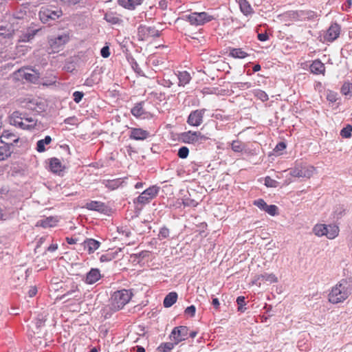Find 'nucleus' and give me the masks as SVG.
<instances>
[{
    "mask_svg": "<svg viewBox=\"0 0 352 352\" xmlns=\"http://www.w3.org/2000/svg\"><path fill=\"white\" fill-rule=\"evenodd\" d=\"M186 18L190 23L193 25H201L214 19L212 16L205 12H192L186 16Z\"/></svg>",
    "mask_w": 352,
    "mask_h": 352,
    "instance_id": "nucleus-5",
    "label": "nucleus"
},
{
    "mask_svg": "<svg viewBox=\"0 0 352 352\" xmlns=\"http://www.w3.org/2000/svg\"><path fill=\"white\" fill-rule=\"evenodd\" d=\"M52 141V138H50V136H46L45 138V139L43 140H38V142H37V151L38 152H43L45 148V144H49Z\"/></svg>",
    "mask_w": 352,
    "mask_h": 352,
    "instance_id": "nucleus-33",
    "label": "nucleus"
},
{
    "mask_svg": "<svg viewBox=\"0 0 352 352\" xmlns=\"http://www.w3.org/2000/svg\"><path fill=\"white\" fill-rule=\"evenodd\" d=\"M195 311H196L195 307L194 305H191V306L188 307L185 309V313L186 314L190 315V316H194L195 314Z\"/></svg>",
    "mask_w": 352,
    "mask_h": 352,
    "instance_id": "nucleus-56",
    "label": "nucleus"
},
{
    "mask_svg": "<svg viewBox=\"0 0 352 352\" xmlns=\"http://www.w3.org/2000/svg\"><path fill=\"white\" fill-rule=\"evenodd\" d=\"M339 228L334 224H316L313 228V232L318 237L327 236L329 239H335L339 234Z\"/></svg>",
    "mask_w": 352,
    "mask_h": 352,
    "instance_id": "nucleus-3",
    "label": "nucleus"
},
{
    "mask_svg": "<svg viewBox=\"0 0 352 352\" xmlns=\"http://www.w3.org/2000/svg\"><path fill=\"white\" fill-rule=\"evenodd\" d=\"M19 28V23L16 22V18L13 17L9 21H3L0 23V36L3 38H10Z\"/></svg>",
    "mask_w": 352,
    "mask_h": 352,
    "instance_id": "nucleus-4",
    "label": "nucleus"
},
{
    "mask_svg": "<svg viewBox=\"0 0 352 352\" xmlns=\"http://www.w3.org/2000/svg\"><path fill=\"white\" fill-rule=\"evenodd\" d=\"M169 236V230L166 228H163L160 230L159 233V237L162 239H166Z\"/></svg>",
    "mask_w": 352,
    "mask_h": 352,
    "instance_id": "nucleus-52",
    "label": "nucleus"
},
{
    "mask_svg": "<svg viewBox=\"0 0 352 352\" xmlns=\"http://www.w3.org/2000/svg\"><path fill=\"white\" fill-rule=\"evenodd\" d=\"M180 138L182 142L188 144H195L199 140L206 139L200 132H192L191 131L182 133Z\"/></svg>",
    "mask_w": 352,
    "mask_h": 352,
    "instance_id": "nucleus-11",
    "label": "nucleus"
},
{
    "mask_svg": "<svg viewBox=\"0 0 352 352\" xmlns=\"http://www.w3.org/2000/svg\"><path fill=\"white\" fill-rule=\"evenodd\" d=\"M310 69L314 74H320L324 71V65L320 60H314L310 66Z\"/></svg>",
    "mask_w": 352,
    "mask_h": 352,
    "instance_id": "nucleus-27",
    "label": "nucleus"
},
{
    "mask_svg": "<svg viewBox=\"0 0 352 352\" xmlns=\"http://www.w3.org/2000/svg\"><path fill=\"white\" fill-rule=\"evenodd\" d=\"M57 222L58 221L56 218L50 217L37 221L36 226H41L45 228H51L55 226Z\"/></svg>",
    "mask_w": 352,
    "mask_h": 352,
    "instance_id": "nucleus-22",
    "label": "nucleus"
},
{
    "mask_svg": "<svg viewBox=\"0 0 352 352\" xmlns=\"http://www.w3.org/2000/svg\"><path fill=\"white\" fill-rule=\"evenodd\" d=\"M23 78L32 83H37L39 79V73L32 69L25 68L23 70Z\"/></svg>",
    "mask_w": 352,
    "mask_h": 352,
    "instance_id": "nucleus-19",
    "label": "nucleus"
},
{
    "mask_svg": "<svg viewBox=\"0 0 352 352\" xmlns=\"http://www.w3.org/2000/svg\"><path fill=\"white\" fill-rule=\"evenodd\" d=\"M340 27L337 23L332 24L327 31L325 39L329 42L335 41L340 35Z\"/></svg>",
    "mask_w": 352,
    "mask_h": 352,
    "instance_id": "nucleus-15",
    "label": "nucleus"
},
{
    "mask_svg": "<svg viewBox=\"0 0 352 352\" xmlns=\"http://www.w3.org/2000/svg\"><path fill=\"white\" fill-rule=\"evenodd\" d=\"M149 133L147 131L140 128H134L131 131L130 138L136 140H144L148 137Z\"/></svg>",
    "mask_w": 352,
    "mask_h": 352,
    "instance_id": "nucleus-18",
    "label": "nucleus"
},
{
    "mask_svg": "<svg viewBox=\"0 0 352 352\" xmlns=\"http://www.w3.org/2000/svg\"><path fill=\"white\" fill-rule=\"evenodd\" d=\"M239 4L241 11L245 14L248 15L252 12V8L250 4L246 0H239Z\"/></svg>",
    "mask_w": 352,
    "mask_h": 352,
    "instance_id": "nucleus-29",
    "label": "nucleus"
},
{
    "mask_svg": "<svg viewBox=\"0 0 352 352\" xmlns=\"http://www.w3.org/2000/svg\"><path fill=\"white\" fill-rule=\"evenodd\" d=\"M341 91L344 95L352 94V84L344 82L341 88Z\"/></svg>",
    "mask_w": 352,
    "mask_h": 352,
    "instance_id": "nucleus-40",
    "label": "nucleus"
},
{
    "mask_svg": "<svg viewBox=\"0 0 352 352\" xmlns=\"http://www.w3.org/2000/svg\"><path fill=\"white\" fill-rule=\"evenodd\" d=\"M183 204L184 206H192V207H195L198 204L197 201H196L195 200L190 199L188 198L184 199L183 201Z\"/></svg>",
    "mask_w": 352,
    "mask_h": 352,
    "instance_id": "nucleus-50",
    "label": "nucleus"
},
{
    "mask_svg": "<svg viewBox=\"0 0 352 352\" xmlns=\"http://www.w3.org/2000/svg\"><path fill=\"white\" fill-rule=\"evenodd\" d=\"M174 344L172 342L163 343L158 347V350L162 352H168L173 349Z\"/></svg>",
    "mask_w": 352,
    "mask_h": 352,
    "instance_id": "nucleus-37",
    "label": "nucleus"
},
{
    "mask_svg": "<svg viewBox=\"0 0 352 352\" xmlns=\"http://www.w3.org/2000/svg\"><path fill=\"white\" fill-rule=\"evenodd\" d=\"M83 96L84 94L82 92L76 91L73 94L74 100L76 103H79L82 100Z\"/></svg>",
    "mask_w": 352,
    "mask_h": 352,
    "instance_id": "nucleus-49",
    "label": "nucleus"
},
{
    "mask_svg": "<svg viewBox=\"0 0 352 352\" xmlns=\"http://www.w3.org/2000/svg\"><path fill=\"white\" fill-rule=\"evenodd\" d=\"M111 259H112V256L109 254H102L100 258L101 262L109 261Z\"/></svg>",
    "mask_w": 352,
    "mask_h": 352,
    "instance_id": "nucleus-60",
    "label": "nucleus"
},
{
    "mask_svg": "<svg viewBox=\"0 0 352 352\" xmlns=\"http://www.w3.org/2000/svg\"><path fill=\"white\" fill-rule=\"evenodd\" d=\"M138 35L142 40H144L149 36H159L160 33L159 31L153 27L140 26L138 28Z\"/></svg>",
    "mask_w": 352,
    "mask_h": 352,
    "instance_id": "nucleus-14",
    "label": "nucleus"
},
{
    "mask_svg": "<svg viewBox=\"0 0 352 352\" xmlns=\"http://www.w3.org/2000/svg\"><path fill=\"white\" fill-rule=\"evenodd\" d=\"M24 103L25 105L23 104V107L30 110L38 112L41 109V107H40L41 104L38 103V99L36 98L28 97L23 98V104Z\"/></svg>",
    "mask_w": 352,
    "mask_h": 352,
    "instance_id": "nucleus-16",
    "label": "nucleus"
},
{
    "mask_svg": "<svg viewBox=\"0 0 352 352\" xmlns=\"http://www.w3.org/2000/svg\"><path fill=\"white\" fill-rule=\"evenodd\" d=\"M296 14L301 18V19H305L306 18H309L312 16V12H306L305 11H299L296 12Z\"/></svg>",
    "mask_w": 352,
    "mask_h": 352,
    "instance_id": "nucleus-54",
    "label": "nucleus"
},
{
    "mask_svg": "<svg viewBox=\"0 0 352 352\" xmlns=\"http://www.w3.org/2000/svg\"><path fill=\"white\" fill-rule=\"evenodd\" d=\"M205 109H197L192 111L188 118L187 122L194 126H198L203 122V117L205 113Z\"/></svg>",
    "mask_w": 352,
    "mask_h": 352,
    "instance_id": "nucleus-12",
    "label": "nucleus"
},
{
    "mask_svg": "<svg viewBox=\"0 0 352 352\" xmlns=\"http://www.w3.org/2000/svg\"><path fill=\"white\" fill-rule=\"evenodd\" d=\"M177 76L179 86H184L188 84L191 79L190 74L186 71L179 72Z\"/></svg>",
    "mask_w": 352,
    "mask_h": 352,
    "instance_id": "nucleus-28",
    "label": "nucleus"
},
{
    "mask_svg": "<svg viewBox=\"0 0 352 352\" xmlns=\"http://www.w3.org/2000/svg\"><path fill=\"white\" fill-rule=\"evenodd\" d=\"M316 170L313 166H307L302 164L296 165L290 171V175L296 177H311Z\"/></svg>",
    "mask_w": 352,
    "mask_h": 352,
    "instance_id": "nucleus-7",
    "label": "nucleus"
},
{
    "mask_svg": "<svg viewBox=\"0 0 352 352\" xmlns=\"http://www.w3.org/2000/svg\"><path fill=\"white\" fill-rule=\"evenodd\" d=\"M327 100L331 102H335L336 100V95L333 93H329L327 95Z\"/></svg>",
    "mask_w": 352,
    "mask_h": 352,
    "instance_id": "nucleus-62",
    "label": "nucleus"
},
{
    "mask_svg": "<svg viewBox=\"0 0 352 352\" xmlns=\"http://www.w3.org/2000/svg\"><path fill=\"white\" fill-rule=\"evenodd\" d=\"M6 138V135H1L0 138V161L7 159L12 153L9 147L10 141Z\"/></svg>",
    "mask_w": 352,
    "mask_h": 352,
    "instance_id": "nucleus-13",
    "label": "nucleus"
},
{
    "mask_svg": "<svg viewBox=\"0 0 352 352\" xmlns=\"http://www.w3.org/2000/svg\"><path fill=\"white\" fill-rule=\"evenodd\" d=\"M286 148V145L284 142H280L278 143L275 148H274V151L276 152H278V151H283L285 148Z\"/></svg>",
    "mask_w": 352,
    "mask_h": 352,
    "instance_id": "nucleus-59",
    "label": "nucleus"
},
{
    "mask_svg": "<svg viewBox=\"0 0 352 352\" xmlns=\"http://www.w3.org/2000/svg\"><path fill=\"white\" fill-rule=\"evenodd\" d=\"M69 41V36L66 33H63L57 36L51 38L49 40V44L52 50V52H58L63 46Z\"/></svg>",
    "mask_w": 352,
    "mask_h": 352,
    "instance_id": "nucleus-9",
    "label": "nucleus"
},
{
    "mask_svg": "<svg viewBox=\"0 0 352 352\" xmlns=\"http://www.w3.org/2000/svg\"><path fill=\"white\" fill-rule=\"evenodd\" d=\"M58 249V244H52L51 245H50L47 249V251H49V252H54L56 251V250Z\"/></svg>",
    "mask_w": 352,
    "mask_h": 352,
    "instance_id": "nucleus-64",
    "label": "nucleus"
},
{
    "mask_svg": "<svg viewBox=\"0 0 352 352\" xmlns=\"http://www.w3.org/2000/svg\"><path fill=\"white\" fill-rule=\"evenodd\" d=\"M25 120L31 124L25 126L23 123V129H31L36 125V120L34 118H25Z\"/></svg>",
    "mask_w": 352,
    "mask_h": 352,
    "instance_id": "nucleus-47",
    "label": "nucleus"
},
{
    "mask_svg": "<svg viewBox=\"0 0 352 352\" xmlns=\"http://www.w3.org/2000/svg\"><path fill=\"white\" fill-rule=\"evenodd\" d=\"M44 325L45 321L43 319H38L34 326L32 327V329H34V334H37L38 337L39 338Z\"/></svg>",
    "mask_w": 352,
    "mask_h": 352,
    "instance_id": "nucleus-35",
    "label": "nucleus"
},
{
    "mask_svg": "<svg viewBox=\"0 0 352 352\" xmlns=\"http://www.w3.org/2000/svg\"><path fill=\"white\" fill-rule=\"evenodd\" d=\"M188 334V329L185 326H179L175 327L171 332L170 339L175 341V344H177L179 342L185 340Z\"/></svg>",
    "mask_w": 352,
    "mask_h": 352,
    "instance_id": "nucleus-10",
    "label": "nucleus"
},
{
    "mask_svg": "<svg viewBox=\"0 0 352 352\" xmlns=\"http://www.w3.org/2000/svg\"><path fill=\"white\" fill-rule=\"evenodd\" d=\"M131 113L135 117H141L144 114V109L141 104H138L131 109Z\"/></svg>",
    "mask_w": 352,
    "mask_h": 352,
    "instance_id": "nucleus-36",
    "label": "nucleus"
},
{
    "mask_svg": "<svg viewBox=\"0 0 352 352\" xmlns=\"http://www.w3.org/2000/svg\"><path fill=\"white\" fill-rule=\"evenodd\" d=\"M177 299V294L176 292H170L164 298V306L165 307H171Z\"/></svg>",
    "mask_w": 352,
    "mask_h": 352,
    "instance_id": "nucleus-25",
    "label": "nucleus"
},
{
    "mask_svg": "<svg viewBox=\"0 0 352 352\" xmlns=\"http://www.w3.org/2000/svg\"><path fill=\"white\" fill-rule=\"evenodd\" d=\"M85 208L89 210H94L104 213L107 211V206L101 201H91L86 204Z\"/></svg>",
    "mask_w": 352,
    "mask_h": 352,
    "instance_id": "nucleus-17",
    "label": "nucleus"
},
{
    "mask_svg": "<svg viewBox=\"0 0 352 352\" xmlns=\"http://www.w3.org/2000/svg\"><path fill=\"white\" fill-rule=\"evenodd\" d=\"M46 239H47V236H42L38 239V241L37 242V245L34 249V251L36 253L38 252V248L46 241Z\"/></svg>",
    "mask_w": 352,
    "mask_h": 352,
    "instance_id": "nucleus-58",
    "label": "nucleus"
},
{
    "mask_svg": "<svg viewBox=\"0 0 352 352\" xmlns=\"http://www.w3.org/2000/svg\"><path fill=\"white\" fill-rule=\"evenodd\" d=\"M64 3L68 5H76L80 3L82 0H62Z\"/></svg>",
    "mask_w": 352,
    "mask_h": 352,
    "instance_id": "nucleus-61",
    "label": "nucleus"
},
{
    "mask_svg": "<svg viewBox=\"0 0 352 352\" xmlns=\"http://www.w3.org/2000/svg\"><path fill=\"white\" fill-rule=\"evenodd\" d=\"M230 55L233 58H244L248 54L240 48H234L230 50Z\"/></svg>",
    "mask_w": 352,
    "mask_h": 352,
    "instance_id": "nucleus-30",
    "label": "nucleus"
},
{
    "mask_svg": "<svg viewBox=\"0 0 352 352\" xmlns=\"http://www.w3.org/2000/svg\"><path fill=\"white\" fill-rule=\"evenodd\" d=\"M119 181H108L106 184V186L108 187L109 188L114 190L119 186Z\"/></svg>",
    "mask_w": 352,
    "mask_h": 352,
    "instance_id": "nucleus-53",
    "label": "nucleus"
},
{
    "mask_svg": "<svg viewBox=\"0 0 352 352\" xmlns=\"http://www.w3.org/2000/svg\"><path fill=\"white\" fill-rule=\"evenodd\" d=\"M352 126L348 124L346 127L343 128L340 131V135L344 138H349L351 136Z\"/></svg>",
    "mask_w": 352,
    "mask_h": 352,
    "instance_id": "nucleus-38",
    "label": "nucleus"
},
{
    "mask_svg": "<svg viewBox=\"0 0 352 352\" xmlns=\"http://www.w3.org/2000/svg\"><path fill=\"white\" fill-rule=\"evenodd\" d=\"M1 135H6L7 138L6 140H8V141H10L9 147H10V146H12L13 143L17 142L19 140V136H17L16 134L10 132L9 131H4Z\"/></svg>",
    "mask_w": 352,
    "mask_h": 352,
    "instance_id": "nucleus-32",
    "label": "nucleus"
},
{
    "mask_svg": "<svg viewBox=\"0 0 352 352\" xmlns=\"http://www.w3.org/2000/svg\"><path fill=\"white\" fill-rule=\"evenodd\" d=\"M142 0H118L120 5L127 9H134L136 6L141 4Z\"/></svg>",
    "mask_w": 352,
    "mask_h": 352,
    "instance_id": "nucleus-24",
    "label": "nucleus"
},
{
    "mask_svg": "<svg viewBox=\"0 0 352 352\" xmlns=\"http://www.w3.org/2000/svg\"><path fill=\"white\" fill-rule=\"evenodd\" d=\"M62 14L60 10H52L50 7H42L39 12V17L43 23H47L50 20H56Z\"/></svg>",
    "mask_w": 352,
    "mask_h": 352,
    "instance_id": "nucleus-8",
    "label": "nucleus"
},
{
    "mask_svg": "<svg viewBox=\"0 0 352 352\" xmlns=\"http://www.w3.org/2000/svg\"><path fill=\"white\" fill-rule=\"evenodd\" d=\"M104 19L108 23L112 24H117L120 21L118 16H114L113 14H106Z\"/></svg>",
    "mask_w": 352,
    "mask_h": 352,
    "instance_id": "nucleus-39",
    "label": "nucleus"
},
{
    "mask_svg": "<svg viewBox=\"0 0 352 352\" xmlns=\"http://www.w3.org/2000/svg\"><path fill=\"white\" fill-rule=\"evenodd\" d=\"M37 287L34 285H31L28 287L27 294L29 298L34 297L37 294Z\"/></svg>",
    "mask_w": 352,
    "mask_h": 352,
    "instance_id": "nucleus-46",
    "label": "nucleus"
},
{
    "mask_svg": "<svg viewBox=\"0 0 352 352\" xmlns=\"http://www.w3.org/2000/svg\"><path fill=\"white\" fill-rule=\"evenodd\" d=\"M231 147L234 152H242L245 148V144L239 140H234L231 144Z\"/></svg>",
    "mask_w": 352,
    "mask_h": 352,
    "instance_id": "nucleus-34",
    "label": "nucleus"
},
{
    "mask_svg": "<svg viewBox=\"0 0 352 352\" xmlns=\"http://www.w3.org/2000/svg\"><path fill=\"white\" fill-rule=\"evenodd\" d=\"M10 122L12 125L22 127V116L19 111H14L10 116Z\"/></svg>",
    "mask_w": 352,
    "mask_h": 352,
    "instance_id": "nucleus-23",
    "label": "nucleus"
},
{
    "mask_svg": "<svg viewBox=\"0 0 352 352\" xmlns=\"http://www.w3.org/2000/svg\"><path fill=\"white\" fill-rule=\"evenodd\" d=\"M21 76L22 75L21 74V69H19L12 74V78L15 81H19Z\"/></svg>",
    "mask_w": 352,
    "mask_h": 352,
    "instance_id": "nucleus-57",
    "label": "nucleus"
},
{
    "mask_svg": "<svg viewBox=\"0 0 352 352\" xmlns=\"http://www.w3.org/2000/svg\"><path fill=\"white\" fill-rule=\"evenodd\" d=\"M258 38L261 41H265L268 39V36L266 34H259L258 35Z\"/></svg>",
    "mask_w": 352,
    "mask_h": 352,
    "instance_id": "nucleus-63",
    "label": "nucleus"
},
{
    "mask_svg": "<svg viewBox=\"0 0 352 352\" xmlns=\"http://www.w3.org/2000/svg\"><path fill=\"white\" fill-rule=\"evenodd\" d=\"M257 280L274 283L278 282V278L274 274L265 273L257 276Z\"/></svg>",
    "mask_w": 352,
    "mask_h": 352,
    "instance_id": "nucleus-26",
    "label": "nucleus"
},
{
    "mask_svg": "<svg viewBox=\"0 0 352 352\" xmlns=\"http://www.w3.org/2000/svg\"><path fill=\"white\" fill-rule=\"evenodd\" d=\"M100 54L103 58H108L110 56L109 47L108 46H104L101 49Z\"/></svg>",
    "mask_w": 352,
    "mask_h": 352,
    "instance_id": "nucleus-55",
    "label": "nucleus"
},
{
    "mask_svg": "<svg viewBox=\"0 0 352 352\" xmlns=\"http://www.w3.org/2000/svg\"><path fill=\"white\" fill-rule=\"evenodd\" d=\"M50 168L54 173H58L62 170V165L57 158H52L50 160Z\"/></svg>",
    "mask_w": 352,
    "mask_h": 352,
    "instance_id": "nucleus-31",
    "label": "nucleus"
},
{
    "mask_svg": "<svg viewBox=\"0 0 352 352\" xmlns=\"http://www.w3.org/2000/svg\"><path fill=\"white\" fill-rule=\"evenodd\" d=\"M101 277L100 272L98 269H91L87 274L85 281L88 284H94Z\"/></svg>",
    "mask_w": 352,
    "mask_h": 352,
    "instance_id": "nucleus-21",
    "label": "nucleus"
},
{
    "mask_svg": "<svg viewBox=\"0 0 352 352\" xmlns=\"http://www.w3.org/2000/svg\"><path fill=\"white\" fill-rule=\"evenodd\" d=\"M278 208L275 205L267 206L265 212H267L272 216H274L277 214Z\"/></svg>",
    "mask_w": 352,
    "mask_h": 352,
    "instance_id": "nucleus-45",
    "label": "nucleus"
},
{
    "mask_svg": "<svg viewBox=\"0 0 352 352\" xmlns=\"http://www.w3.org/2000/svg\"><path fill=\"white\" fill-rule=\"evenodd\" d=\"M132 292L128 289L115 292L111 297V307L114 311L122 309L132 297Z\"/></svg>",
    "mask_w": 352,
    "mask_h": 352,
    "instance_id": "nucleus-2",
    "label": "nucleus"
},
{
    "mask_svg": "<svg viewBox=\"0 0 352 352\" xmlns=\"http://www.w3.org/2000/svg\"><path fill=\"white\" fill-rule=\"evenodd\" d=\"M352 293V288L346 280L342 279L333 286L329 294V301L333 304L344 302Z\"/></svg>",
    "mask_w": 352,
    "mask_h": 352,
    "instance_id": "nucleus-1",
    "label": "nucleus"
},
{
    "mask_svg": "<svg viewBox=\"0 0 352 352\" xmlns=\"http://www.w3.org/2000/svg\"><path fill=\"white\" fill-rule=\"evenodd\" d=\"M100 243L94 239H88L83 242L84 248L87 249L89 254L94 252L100 247Z\"/></svg>",
    "mask_w": 352,
    "mask_h": 352,
    "instance_id": "nucleus-20",
    "label": "nucleus"
},
{
    "mask_svg": "<svg viewBox=\"0 0 352 352\" xmlns=\"http://www.w3.org/2000/svg\"><path fill=\"white\" fill-rule=\"evenodd\" d=\"M236 302L239 305L238 310L240 311H243V306L245 305V297L244 296H239L236 298Z\"/></svg>",
    "mask_w": 352,
    "mask_h": 352,
    "instance_id": "nucleus-48",
    "label": "nucleus"
},
{
    "mask_svg": "<svg viewBox=\"0 0 352 352\" xmlns=\"http://www.w3.org/2000/svg\"><path fill=\"white\" fill-rule=\"evenodd\" d=\"M278 182L272 179L270 177H266L265 178V185L267 187L276 188L278 186Z\"/></svg>",
    "mask_w": 352,
    "mask_h": 352,
    "instance_id": "nucleus-41",
    "label": "nucleus"
},
{
    "mask_svg": "<svg viewBox=\"0 0 352 352\" xmlns=\"http://www.w3.org/2000/svg\"><path fill=\"white\" fill-rule=\"evenodd\" d=\"M188 148L186 146H182L179 149L177 155L180 158L185 159L188 157Z\"/></svg>",
    "mask_w": 352,
    "mask_h": 352,
    "instance_id": "nucleus-43",
    "label": "nucleus"
},
{
    "mask_svg": "<svg viewBox=\"0 0 352 352\" xmlns=\"http://www.w3.org/2000/svg\"><path fill=\"white\" fill-rule=\"evenodd\" d=\"M38 31V29L28 30L25 35H23V41L25 42L30 41Z\"/></svg>",
    "mask_w": 352,
    "mask_h": 352,
    "instance_id": "nucleus-42",
    "label": "nucleus"
},
{
    "mask_svg": "<svg viewBox=\"0 0 352 352\" xmlns=\"http://www.w3.org/2000/svg\"><path fill=\"white\" fill-rule=\"evenodd\" d=\"M254 204L255 206H256L258 208H259L261 210H263L264 211H265L267 207V204H266V202L262 199H257V200H255L254 201Z\"/></svg>",
    "mask_w": 352,
    "mask_h": 352,
    "instance_id": "nucleus-44",
    "label": "nucleus"
},
{
    "mask_svg": "<svg viewBox=\"0 0 352 352\" xmlns=\"http://www.w3.org/2000/svg\"><path fill=\"white\" fill-rule=\"evenodd\" d=\"M160 188L153 186L144 190L135 200V203L146 204L154 199L159 192Z\"/></svg>",
    "mask_w": 352,
    "mask_h": 352,
    "instance_id": "nucleus-6",
    "label": "nucleus"
},
{
    "mask_svg": "<svg viewBox=\"0 0 352 352\" xmlns=\"http://www.w3.org/2000/svg\"><path fill=\"white\" fill-rule=\"evenodd\" d=\"M256 96L259 98L261 99L262 101H266L268 100V96L267 95L265 94V92H264L263 91H261V90H258L256 92Z\"/></svg>",
    "mask_w": 352,
    "mask_h": 352,
    "instance_id": "nucleus-51",
    "label": "nucleus"
}]
</instances>
